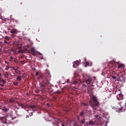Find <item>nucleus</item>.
<instances>
[{
	"mask_svg": "<svg viewBox=\"0 0 126 126\" xmlns=\"http://www.w3.org/2000/svg\"><path fill=\"white\" fill-rule=\"evenodd\" d=\"M40 78L41 79V83L40 84V86L41 87H46L48 85V83H49L50 78H51L50 71L49 70H45L44 74L41 75Z\"/></svg>",
	"mask_w": 126,
	"mask_h": 126,
	"instance_id": "obj_1",
	"label": "nucleus"
},
{
	"mask_svg": "<svg viewBox=\"0 0 126 126\" xmlns=\"http://www.w3.org/2000/svg\"><path fill=\"white\" fill-rule=\"evenodd\" d=\"M93 102L91 103V106L93 110H97V108L99 106V102L97 100V97L95 96H93L92 97Z\"/></svg>",
	"mask_w": 126,
	"mask_h": 126,
	"instance_id": "obj_2",
	"label": "nucleus"
},
{
	"mask_svg": "<svg viewBox=\"0 0 126 126\" xmlns=\"http://www.w3.org/2000/svg\"><path fill=\"white\" fill-rule=\"evenodd\" d=\"M118 105L120 107H119V109H120L121 112H122V109H126V100L123 99L121 100L118 103Z\"/></svg>",
	"mask_w": 126,
	"mask_h": 126,
	"instance_id": "obj_3",
	"label": "nucleus"
},
{
	"mask_svg": "<svg viewBox=\"0 0 126 126\" xmlns=\"http://www.w3.org/2000/svg\"><path fill=\"white\" fill-rule=\"evenodd\" d=\"M15 119H16V117L12 118L11 116H7L5 118V124H6V123H12L13 122L14 123H16L17 122V120H14Z\"/></svg>",
	"mask_w": 126,
	"mask_h": 126,
	"instance_id": "obj_4",
	"label": "nucleus"
},
{
	"mask_svg": "<svg viewBox=\"0 0 126 126\" xmlns=\"http://www.w3.org/2000/svg\"><path fill=\"white\" fill-rule=\"evenodd\" d=\"M117 76L118 81H124L125 78H124V76H123V73H122V72L119 73V74L117 75Z\"/></svg>",
	"mask_w": 126,
	"mask_h": 126,
	"instance_id": "obj_5",
	"label": "nucleus"
},
{
	"mask_svg": "<svg viewBox=\"0 0 126 126\" xmlns=\"http://www.w3.org/2000/svg\"><path fill=\"white\" fill-rule=\"evenodd\" d=\"M92 78L91 77H88V78L86 80V83L87 84H90V83H92Z\"/></svg>",
	"mask_w": 126,
	"mask_h": 126,
	"instance_id": "obj_6",
	"label": "nucleus"
},
{
	"mask_svg": "<svg viewBox=\"0 0 126 126\" xmlns=\"http://www.w3.org/2000/svg\"><path fill=\"white\" fill-rule=\"evenodd\" d=\"M85 66H91L92 65V62L90 61H87L85 63Z\"/></svg>",
	"mask_w": 126,
	"mask_h": 126,
	"instance_id": "obj_7",
	"label": "nucleus"
},
{
	"mask_svg": "<svg viewBox=\"0 0 126 126\" xmlns=\"http://www.w3.org/2000/svg\"><path fill=\"white\" fill-rule=\"evenodd\" d=\"M117 99H118V100H120V101H121L122 100H124V99H123L124 98V96H123V94H119L117 95Z\"/></svg>",
	"mask_w": 126,
	"mask_h": 126,
	"instance_id": "obj_8",
	"label": "nucleus"
},
{
	"mask_svg": "<svg viewBox=\"0 0 126 126\" xmlns=\"http://www.w3.org/2000/svg\"><path fill=\"white\" fill-rule=\"evenodd\" d=\"M118 68H121V69L125 68V64L124 63L119 64Z\"/></svg>",
	"mask_w": 126,
	"mask_h": 126,
	"instance_id": "obj_9",
	"label": "nucleus"
},
{
	"mask_svg": "<svg viewBox=\"0 0 126 126\" xmlns=\"http://www.w3.org/2000/svg\"><path fill=\"white\" fill-rule=\"evenodd\" d=\"M18 105L22 108V109H26L27 107L22 103H18Z\"/></svg>",
	"mask_w": 126,
	"mask_h": 126,
	"instance_id": "obj_10",
	"label": "nucleus"
},
{
	"mask_svg": "<svg viewBox=\"0 0 126 126\" xmlns=\"http://www.w3.org/2000/svg\"><path fill=\"white\" fill-rule=\"evenodd\" d=\"M17 32V30L16 29H12L10 31V33H11V34H15V33H16Z\"/></svg>",
	"mask_w": 126,
	"mask_h": 126,
	"instance_id": "obj_11",
	"label": "nucleus"
},
{
	"mask_svg": "<svg viewBox=\"0 0 126 126\" xmlns=\"http://www.w3.org/2000/svg\"><path fill=\"white\" fill-rule=\"evenodd\" d=\"M10 68H12V69H13L15 71V72L17 71V70H18V67L16 66V68H14L12 66L10 67Z\"/></svg>",
	"mask_w": 126,
	"mask_h": 126,
	"instance_id": "obj_12",
	"label": "nucleus"
},
{
	"mask_svg": "<svg viewBox=\"0 0 126 126\" xmlns=\"http://www.w3.org/2000/svg\"><path fill=\"white\" fill-rule=\"evenodd\" d=\"M2 110L3 111H4V112H8V111L9 110V109L8 108H6L5 107H4Z\"/></svg>",
	"mask_w": 126,
	"mask_h": 126,
	"instance_id": "obj_13",
	"label": "nucleus"
},
{
	"mask_svg": "<svg viewBox=\"0 0 126 126\" xmlns=\"http://www.w3.org/2000/svg\"><path fill=\"white\" fill-rule=\"evenodd\" d=\"M95 124V122L93 121H90L89 123V125L91 126H93Z\"/></svg>",
	"mask_w": 126,
	"mask_h": 126,
	"instance_id": "obj_14",
	"label": "nucleus"
},
{
	"mask_svg": "<svg viewBox=\"0 0 126 126\" xmlns=\"http://www.w3.org/2000/svg\"><path fill=\"white\" fill-rule=\"evenodd\" d=\"M0 82H2L3 84H5V81L3 79L0 78Z\"/></svg>",
	"mask_w": 126,
	"mask_h": 126,
	"instance_id": "obj_15",
	"label": "nucleus"
},
{
	"mask_svg": "<svg viewBox=\"0 0 126 126\" xmlns=\"http://www.w3.org/2000/svg\"><path fill=\"white\" fill-rule=\"evenodd\" d=\"M15 101V99H14V98H11L10 100H9V103H14V101Z\"/></svg>",
	"mask_w": 126,
	"mask_h": 126,
	"instance_id": "obj_16",
	"label": "nucleus"
},
{
	"mask_svg": "<svg viewBox=\"0 0 126 126\" xmlns=\"http://www.w3.org/2000/svg\"><path fill=\"white\" fill-rule=\"evenodd\" d=\"M16 79L18 81H21V76H20V75L18 76V77L16 78Z\"/></svg>",
	"mask_w": 126,
	"mask_h": 126,
	"instance_id": "obj_17",
	"label": "nucleus"
},
{
	"mask_svg": "<svg viewBox=\"0 0 126 126\" xmlns=\"http://www.w3.org/2000/svg\"><path fill=\"white\" fill-rule=\"evenodd\" d=\"M85 124V119H83L80 122L81 125H84Z\"/></svg>",
	"mask_w": 126,
	"mask_h": 126,
	"instance_id": "obj_18",
	"label": "nucleus"
},
{
	"mask_svg": "<svg viewBox=\"0 0 126 126\" xmlns=\"http://www.w3.org/2000/svg\"><path fill=\"white\" fill-rule=\"evenodd\" d=\"M31 52H35V48L32 47L31 48Z\"/></svg>",
	"mask_w": 126,
	"mask_h": 126,
	"instance_id": "obj_19",
	"label": "nucleus"
},
{
	"mask_svg": "<svg viewBox=\"0 0 126 126\" xmlns=\"http://www.w3.org/2000/svg\"><path fill=\"white\" fill-rule=\"evenodd\" d=\"M9 74L8 73H6L4 74V77L5 78H8V76H9Z\"/></svg>",
	"mask_w": 126,
	"mask_h": 126,
	"instance_id": "obj_20",
	"label": "nucleus"
},
{
	"mask_svg": "<svg viewBox=\"0 0 126 126\" xmlns=\"http://www.w3.org/2000/svg\"><path fill=\"white\" fill-rule=\"evenodd\" d=\"M9 68H10V67H9V65H6L5 70H8L9 69Z\"/></svg>",
	"mask_w": 126,
	"mask_h": 126,
	"instance_id": "obj_21",
	"label": "nucleus"
},
{
	"mask_svg": "<svg viewBox=\"0 0 126 126\" xmlns=\"http://www.w3.org/2000/svg\"><path fill=\"white\" fill-rule=\"evenodd\" d=\"M84 115V112L83 111L80 112V117H82Z\"/></svg>",
	"mask_w": 126,
	"mask_h": 126,
	"instance_id": "obj_22",
	"label": "nucleus"
},
{
	"mask_svg": "<svg viewBox=\"0 0 126 126\" xmlns=\"http://www.w3.org/2000/svg\"><path fill=\"white\" fill-rule=\"evenodd\" d=\"M78 65H77V64H76V63H74L73 65V67L74 68H75V67H76V66H77Z\"/></svg>",
	"mask_w": 126,
	"mask_h": 126,
	"instance_id": "obj_23",
	"label": "nucleus"
},
{
	"mask_svg": "<svg viewBox=\"0 0 126 126\" xmlns=\"http://www.w3.org/2000/svg\"><path fill=\"white\" fill-rule=\"evenodd\" d=\"M15 72L16 73H17V74H21V72L18 70H17Z\"/></svg>",
	"mask_w": 126,
	"mask_h": 126,
	"instance_id": "obj_24",
	"label": "nucleus"
},
{
	"mask_svg": "<svg viewBox=\"0 0 126 126\" xmlns=\"http://www.w3.org/2000/svg\"><path fill=\"white\" fill-rule=\"evenodd\" d=\"M18 82H13V85H15L16 86H17V85H18Z\"/></svg>",
	"mask_w": 126,
	"mask_h": 126,
	"instance_id": "obj_25",
	"label": "nucleus"
},
{
	"mask_svg": "<svg viewBox=\"0 0 126 126\" xmlns=\"http://www.w3.org/2000/svg\"><path fill=\"white\" fill-rule=\"evenodd\" d=\"M14 63H18V60H17V58H15L14 60Z\"/></svg>",
	"mask_w": 126,
	"mask_h": 126,
	"instance_id": "obj_26",
	"label": "nucleus"
},
{
	"mask_svg": "<svg viewBox=\"0 0 126 126\" xmlns=\"http://www.w3.org/2000/svg\"><path fill=\"white\" fill-rule=\"evenodd\" d=\"M5 39L7 40V41H9V37H8V36H5Z\"/></svg>",
	"mask_w": 126,
	"mask_h": 126,
	"instance_id": "obj_27",
	"label": "nucleus"
},
{
	"mask_svg": "<svg viewBox=\"0 0 126 126\" xmlns=\"http://www.w3.org/2000/svg\"><path fill=\"white\" fill-rule=\"evenodd\" d=\"M74 63H76V64L78 65L79 64V61H76Z\"/></svg>",
	"mask_w": 126,
	"mask_h": 126,
	"instance_id": "obj_28",
	"label": "nucleus"
},
{
	"mask_svg": "<svg viewBox=\"0 0 126 126\" xmlns=\"http://www.w3.org/2000/svg\"><path fill=\"white\" fill-rule=\"evenodd\" d=\"M19 53H21L22 54H23V50H21V49H20L19 50Z\"/></svg>",
	"mask_w": 126,
	"mask_h": 126,
	"instance_id": "obj_29",
	"label": "nucleus"
},
{
	"mask_svg": "<svg viewBox=\"0 0 126 126\" xmlns=\"http://www.w3.org/2000/svg\"><path fill=\"white\" fill-rule=\"evenodd\" d=\"M35 105H31V108H32V109H34V108H35Z\"/></svg>",
	"mask_w": 126,
	"mask_h": 126,
	"instance_id": "obj_30",
	"label": "nucleus"
},
{
	"mask_svg": "<svg viewBox=\"0 0 126 126\" xmlns=\"http://www.w3.org/2000/svg\"><path fill=\"white\" fill-rule=\"evenodd\" d=\"M31 54H32L33 56H36V53L35 52H31Z\"/></svg>",
	"mask_w": 126,
	"mask_h": 126,
	"instance_id": "obj_31",
	"label": "nucleus"
},
{
	"mask_svg": "<svg viewBox=\"0 0 126 126\" xmlns=\"http://www.w3.org/2000/svg\"><path fill=\"white\" fill-rule=\"evenodd\" d=\"M12 60H13V58L12 57H11L10 58V62H12Z\"/></svg>",
	"mask_w": 126,
	"mask_h": 126,
	"instance_id": "obj_32",
	"label": "nucleus"
},
{
	"mask_svg": "<svg viewBox=\"0 0 126 126\" xmlns=\"http://www.w3.org/2000/svg\"><path fill=\"white\" fill-rule=\"evenodd\" d=\"M112 78H113V79H116V76H112Z\"/></svg>",
	"mask_w": 126,
	"mask_h": 126,
	"instance_id": "obj_33",
	"label": "nucleus"
},
{
	"mask_svg": "<svg viewBox=\"0 0 126 126\" xmlns=\"http://www.w3.org/2000/svg\"><path fill=\"white\" fill-rule=\"evenodd\" d=\"M82 105H84V106H87V104L86 103H84V102L82 103Z\"/></svg>",
	"mask_w": 126,
	"mask_h": 126,
	"instance_id": "obj_34",
	"label": "nucleus"
},
{
	"mask_svg": "<svg viewBox=\"0 0 126 126\" xmlns=\"http://www.w3.org/2000/svg\"><path fill=\"white\" fill-rule=\"evenodd\" d=\"M95 119H98V117H99V116L98 115H95L94 116Z\"/></svg>",
	"mask_w": 126,
	"mask_h": 126,
	"instance_id": "obj_35",
	"label": "nucleus"
},
{
	"mask_svg": "<svg viewBox=\"0 0 126 126\" xmlns=\"http://www.w3.org/2000/svg\"><path fill=\"white\" fill-rule=\"evenodd\" d=\"M35 75H36V76L39 75V72H36Z\"/></svg>",
	"mask_w": 126,
	"mask_h": 126,
	"instance_id": "obj_36",
	"label": "nucleus"
},
{
	"mask_svg": "<svg viewBox=\"0 0 126 126\" xmlns=\"http://www.w3.org/2000/svg\"><path fill=\"white\" fill-rule=\"evenodd\" d=\"M25 63V60L21 62V63Z\"/></svg>",
	"mask_w": 126,
	"mask_h": 126,
	"instance_id": "obj_37",
	"label": "nucleus"
},
{
	"mask_svg": "<svg viewBox=\"0 0 126 126\" xmlns=\"http://www.w3.org/2000/svg\"><path fill=\"white\" fill-rule=\"evenodd\" d=\"M5 63H7V64L8 65L9 63L7 61H5Z\"/></svg>",
	"mask_w": 126,
	"mask_h": 126,
	"instance_id": "obj_38",
	"label": "nucleus"
},
{
	"mask_svg": "<svg viewBox=\"0 0 126 126\" xmlns=\"http://www.w3.org/2000/svg\"><path fill=\"white\" fill-rule=\"evenodd\" d=\"M14 21L16 23L18 24V20H15Z\"/></svg>",
	"mask_w": 126,
	"mask_h": 126,
	"instance_id": "obj_39",
	"label": "nucleus"
},
{
	"mask_svg": "<svg viewBox=\"0 0 126 126\" xmlns=\"http://www.w3.org/2000/svg\"><path fill=\"white\" fill-rule=\"evenodd\" d=\"M36 93H39V91L38 90H35Z\"/></svg>",
	"mask_w": 126,
	"mask_h": 126,
	"instance_id": "obj_40",
	"label": "nucleus"
},
{
	"mask_svg": "<svg viewBox=\"0 0 126 126\" xmlns=\"http://www.w3.org/2000/svg\"><path fill=\"white\" fill-rule=\"evenodd\" d=\"M85 126H87L88 125V122H86V123L85 122Z\"/></svg>",
	"mask_w": 126,
	"mask_h": 126,
	"instance_id": "obj_41",
	"label": "nucleus"
},
{
	"mask_svg": "<svg viewBox=\"0 0 126 126\" xmlns=\"http://www.w3.org/2000/svg\"><path fill=\"white\" fill-rule=\"evenodd\" d=\"M83 87H86V85L85 84L83 85Z\"/></svg>",
	"mask_w": 126,
	"mask_h": 126,
	"instance_id": "obj_42",
	"label": "nucleus"
},
{
	"mask_svg": "<svg viewBox=\"0 0 126 126\" xmlns=\"http://www.w3.org/2000/svg\"><path fill=\"white\" fill-rule=\"evenodd\" d=\"M4 43H5V44H7V41H5V40H4Z\"/></svg>",
	"mask_w": 126,
	"mask_h": 126,
	"instance_id": "obj_43",
	"label": "nucleus"
},
{
	"mask_svg": "<svg viewBox=\"0 0 126 126\" xmlns=\"http://www.w3.org/2000/svg\"><path fill=\"white\" fill-rule=\"evenodd\" d=\"M25 74H23V77H25Z\"/></svg>",
	"mask_w": 126,
	"mask_h": 126,
	"instance_id": "obj_44",
	"label": "nucleus"
},
{
	"mask_svg": "<svg viewBox=\"0 0 126 126\" xmlns=\"http://www.w3.org/2000/svg\"><path fill=\"white\" fill-rule=\"evenodd\" d=\"M0 86H1V87H3V85L0 84Z\"/></svg>",
	"mask_w": 126,
	"mask_h": 126,
	"instance_id": "obj_45",
	"label": "nucleus"
},
{
	"mask_svg": "<svg viewBox=\"0 0 126 126\" xmlns=\"http://www.w3.org/2000/svg\"><path fill=\"white\" fill-rule=\"evenodd\" d=\"M62 126H64V124H62Z\"/></svg>",
	"mask_w": 126,
	"mask_h": 126,
	"instance_id": "obj_46",
	"label": "nucleus"
},
{
	"mask_svg": "<svg viewBox=\"0 0 126 126\" xmlns=\"http://www.w3.org/2000/svg\"><path fill=\"white\" fill-rule=\"evenodd\" d=\"M76 83H77V82H74V84H76Z\"/></svg>",
	"mask_w": 126,
	"mask_h": 126,
	"instance_id": "obj_47",
	"label": "nucleus"
},
{
	"mask_svg": "<svg viewBox=\"0 0 126 126\" xmlns=\"http://www.w3.org/2000/svg\"><path fill=\"white\" fill-rule=\"evenodd\" d=\"M47 67H49V65L47 64Z\"/></svg>",
	"mask_w": 126,
	"mask_h": 126,
	"instance_id": "obj_48",
	"label": "nucleus"
},
{
	"mask_svg": "<svg viewBox=\"0 0 126 126\" xmlns=\"http://www.w3.org/2000/svg\"><path fill=\"white\" fill-rule=\"evenodd\" d=\"M0 109H1V106L0 105Z\"/></svg>",
	"mask_w": 126,
	"mask_h": 126,
	"instance_id": "obj_49",
	"label": "nucleus"
},
{
	"mask_svg": "<svg viewBox=\"0 0 126 126\" xmlns=\"http://www.w3.org/2000/svg\"><path fill=\"white\" fill-rule=\"evenodd\" d=\"M58 94H60V92H58Z\"/></svg>",
	"mask_w": 126,
	"mask_h": 126,
	"instance_id": "obj_50",
	"label": "nucleus"
},
{
	"mask_svg": "<svg viewBox=\"0 0 126 126\" xmlns=\"http://www.w3.org/2000/svg\"><path fill=\"white\" fill-rule=\"evenodd\" d=\"M11 70H12V68H11Z\"/></svg>",
	"mask_w": 126,
	"mask_h": 126,
	"instance_id": "obj_51",
	"label": "nucleus"
},
{
	"mask_svg": "<svg viewBox=\"0 0 126 126\" xmlns=\"http://www.w3.org/2000/svg\"><path fill=\"white\" fill-rule=\"evenodd\" d=\"M28 52H29V53H30V52H29V51H28Z\"/></svg>",
	"mask_w": 126,
	"mask_h": 126,
	"instance_id": "obj_52",
	"label": "nucleus"
},
{
	"mask_svg": "<svg viewBox=\"0 0 126 126\" xmlns=\"http://www.w3.org/2000/svg\"><path fill=\"white\" fill-rule=\"evenodd\" d=\"M40 55H42V54L40 53Z\"/></svg>",
	"mask_w": 126,
	"mask_h": 126,
	"instance_id": "obj_53",
	"label": "nucleus"
},
{
	"mask_svg": "<svg viewBox=\"0 0 126 126\" xmlns=\"http://www.w3.org/2000/svg\"><path fill=\"white\" fill-rule=\"evenodd\" d=\"M26 51H28L27 49H26Z\"/></svg>",
	"mask_w": 126,
	"mask_h": 126,
	"instance_id": "obj_54",
	"label": "nucleus"
},
{
	"mask_svg": "<svg viewBox=\"0 0 126 126\" xmlns=\"http://www.w3.org/2000/svg\"><path fill=\"white\" fill-rule=\"evenodd\" d=\"M117 63L119 64V63Z\"/></svg>",
	"mask_w": 126,
	"mask_h": 126,
	"instance_id": "obj_55",
	"label": "nucleus"
}]
</instances>
